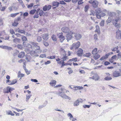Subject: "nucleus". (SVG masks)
<instances>
[{
    "label": "nucleus",
    "instance_id": "40",
    "mask_svg": "<svg viewBox=\"0 0 121 121\" xmlns=\"http://www.w3.org/2000/svg\"><path fill=\"white\" fill-rule=\"evenodd\" d=\"M104 79L107 81H109L111 80L112 78L111 77L107 76L104 78Z\"/></svg>",
    "mask_w": 121,
    "mask_h": 121
},
{
    "label": "nucleus",
    "instance_id": "56",
    "mask_svg": "<svg viewBox=\"0 0 121 121\" xmlns=\"http://www.w3.org/2000/svg\"><path fill=\"white\" fill-rule=\"evenodd\" d=\"M43 10L44 11H46L48 10L47 5H45L43 7Z\"/></svg>",
    "mask_w": 121,
    "mask_h": 121
},
{
    "label": "nucleus",
    "instance_id": "36",
    "mask_svg": "<svg viewBox=\"0 0 121 121\" xmlns=\"http://www.w3.org/2000/svg\"><path fill=\"white\" fill-rule=\"evenodd\" d=\"M97 48H95L92 51V54H96V52L97 51Z\"/></svg>",
    "mask_w": 121,
    "mask_h": 121
},
{
    "label": "nucleus",
    "instance_id": "31",
    "mask_svg": "<svg viewBox=\"0 0 121 121\" xmlns=\"http://www.w3.org/2000/svg\"><path fill=\"white\" fill-rule=\"evenodd\" d=\"M59 4V2L55 1L53 2L52 3L53 5V6H56V7L58 6Z\"/></svg>",
    "mask_w": 121,
    "mask_h": 121
},
{
    "label": "nucleus",
    "instance_id": "60",
    "mask_svg": "<svg viewBox=\"0 0 121 121\" xmlns=\"http://www.w3.org/2000/svg\"><path fill=\"white\" fill-rule=\"evenodd\" d=\"M18 24V23L16 22H14L12 24V25L13 26H17Z\"/></svg>",
    "mask_w": 121,
    "mask_h": 121
},
{
    "label": "nucleus",
    "instance_id": "44",
    "mask_svg": "<svg viewBox=\"0 0 121 121\" xmlns=\"http://www.w3.org/2000/svg\"><path fill=\"white\" fill-rule=\"evenodd\" d=\"M39 15L40 16H41L44 14V12L43 10H39Z\"/></svg>",
    "mask_w": 121,
    "mask_h": 121
},
{
    "label": "nucleus",
    "instance_id": "28",
    "mask_svg": "<svg viewBox=\"0 0 121 121\" xmlns=\"http://www.w3.org/2000/svg\"><path fill=\"white\" fill-rule=\"evenodd\" d=\"M16 32H18L21 33H25V31L23 30H21L18 29L16 30Z\"/></svg>",
    "mask_w": 121,
    "mask_h": 121
},
{
    "label": "nucleus",
    "instance_id": "49",
    "mask_svg": "<svg viewBox=\"0 0 121 121\" xmlns=\"http://www.w3.org/2000/svg\"><path fill=\"white\" fill-rule=\"evenodd\" d=\"M89 8V6L88 5H86L84 8V11L86 12Z\"/></svg>",
    "mask_w": 121,
    "mask_h": 121
},
{
    "label": "nucleus",
    "instance_id": "15",
    "mask_svg": "<svg viewBox=\"0 0 121 121\" xmlns=\"http://www.w3.org/2000/svg\"><path fill=\"white\" fill-rule=\"evenodd\" d=\"M116 57L117 56L116 55H114L112 56L111 58L109 60V62L111 63H112L114 61V60L116 59Z\"/></svg>",
    "mask_w": 121,
    "mask_h": 121
},
{
    "label": "nucleus",
    "instance_id": "9",
    "mask_svg": "<svg viewBox=\"0 0 121 121\" xmlns=\"http://www.w3.org/2000/svg\"><path fill=\"white\" fill-rule=\"evenodd\" d=\"M93 76L91 78L94 79L96 81H98L99 79V76L96 73H94L93 74ZM89 78H91V77H89Z\"/></svg>",
    "mask_w": 121,
    "mask_h": 121
},
{
    "label": "nucleus",
    "instance_id": "53",
    "mask_svg": "<svg viewBox=\"0 0 121 121\" xmlns=\"http://www.w3.org/2000/svg\"><path fill=\"white\" fill-rule=\"evenodd\" d=\"M22 39V40L23 41H26L27 40L26 38L24 36H23Z\"/></svg>",
    "mask_w": 121,
    "mask_h": 121
},
{
    "label": "nucleus",
    "instance_id": "27",
    "mask_svg": "<svg viewBox=\"0 0 121 121\" xmlns=\"http://www.w3.org/2000/svg\"><path fill=\"white\" fill-rule=\"evenodd\" d=\"M79 102L77 99L75 100L73 103V105L74 106H77L79 105Z\"/></svg>",
    "mask_w": 121,
    "mask_h": 121
},
{
    "label": "nucleus",
    "instance_id": "22",
    "mask_svg": "<svg viewBox=\"0 0 121 121\" xmlns=\"http://www.w3.org/2000/svg\"><path fill=\"white\" fill-rule=\"evenodd\" d=\"M6 89H7L8 91H5V92H7L8 93L9 92L11 93V91H12L14 90V89L12 87H9V86L7 87H6Z\"/></svg>",
    "mask_w": 121,
    "mask_h": 121
},
{
    "label": "nucleus",
    "instance_id": "26",
    "mask_svg": "<svg viewBox=\"0 0 121 121\" xmlns=\"http://www.w3.org/2000/svg\"><path fill=\"white\" fill-rule=\"evenodd\" d=\"M24 74L21 73L20 71L18 72V78H20L21 79V78L24 77Z\"/></svg>",
    "mask_w": 121,
    "mask_h": 121
},
{
    "label": "nucleus",
    "instance_id": "34",
    "mask_svg": "<svg viewBox=\"0 0 121 121\" xmlns=\"http://www.w3.org/2000/svg\"><path fill=\"white\" fill-rule=\"evenodd\" d=\"M52 38L53 40L54 41H56L57 40V39L56 37L54 35H53L52 36Z\"/></svg>",
    "mask_w": 121,
    "mask_h": 121
},
{
    "label": "nucleus",
    "instance_id": "47",
    "mask_svg": "<svg viewBox=\"0 0 121 121\" xmlns=\"http://www.w3.org/2000/svg\"><path fill=\"white\" fill-rule=\"evenodd\" d=\"M7 8L6 6H3L0 8V10L2 11H4Z\"/></svg>",
    "mask_w": 121,
    "mask_h": 121
},
{
    "label": "nucleus",
    "instance_id": "14",
    "mask_svg": "<svg viewBox=\"0 0 121 121\" xmlns=\"http://www.w3.org/2000/svg\"><path fill=\"white\" fill-rule=\"evenodd\" d=\"M119 19L120 17L119 16L118 17H117L116 18H115L114 20H112V23L115 26V25L116 24H117V22L119 21Z\"/></svg>",
    "mask_w": 121,
    "mask_h": 121
},
{
    "label": "nucleus",
    "instance_id": "33",
    "mask_svg": "<svg viewBox=\"0 0 121 121\" xmlns=\"http://www.w3.org/2000/svg\"><path fill=\"white\" fill-rule=\"evenodd\" d=\"M91 55V53L88 52L85 54H84L83 56H85L86 57H89Z\"/></svg>",
    "mask_w": 121,
    "mask_h": 121
},
{
    "label": "nucleus",
    "instance_id": "37",
    "mask_svg": "<svg viewBox=\"0 0 121 121\" xmlns=\"http://www.w3.org/2000/svg\"><path fill=\"white\" fill-rule=\"evenodd\" d=\"M60 51L61 52V54H63V56H64V54L65 53L66 54V52L62 48H61L60 49Z\"/></svg>",
    "mask_w": 121,
    "mask_h": 121
},
{
    "label": "nucleus",
    "instance_id": "32",
    "mask_svg": "<svg viewBox=\"0 0 121 121\" xmlns=\"http://www.w3.org/2000/svg\"><path fill=\"white\" fill-rule=\"evenodd\" d=\"M26 59L27 61V62H30L31 61V58L30 56H26Z\"/></svg>",
    "mask_w": 121,
    "mask_h": 121
},
{
    "label": "nucleus",
    "instance_id": "3",
    "mask_svg": "<svg viewBox=\"0 0 121 121\" xmlns=\"http://www.w3.org/2000/svg\"><path fill=\"white\" fill-rule=\"evenodd\" d=\"M80 45V43L79 41H78L76 43H75L71 45L70 48V49L72 50L73 48L76 49L79 47Z\"/></svg>",
    "mask_w": 121,
    "mask_h": 121
},
{
    "label": "nucleus",
    "instance_id": "61",
    "mask_svg": "<svg viewBox=\"0 0 121 121\" xmlns=\"http://www.w3.org/2000/svg\"><path fill=\"white\" fill-rule=\"evenodd\" d=\"M100 13L101 14V17H103L104 16H105V13H104L100 11Z\"/></svg>",
    "mask_w": 121,
    "mask_h": 121
},
{
    "label": "nucleus",
    "instance_id": "39",
    "mask_svg": "<svg viewBox=\"0 0 121 121\" xmlns=\"http://www.w3.org/2000/svg\"><path fill=\"white\" fill-rule=\"evenodd\" d=\"M19 14V13H15L11 14L10 15V16L12 17H14Z\"/></svg>",
    "mask_w": 121,
    "mask_h": 121
},
{
    "label": "nucleus",
    "instance_id": "24",
    "mask_svg": "<svg viewBox=\"0 0 121 121\" xmlns=\"http://www.w3.org/2000/svg\"><path fill=\"white\" fill-rule=\"evenodd\" d=\"M40 10V9H37V11L36 13V14L34 16V18H37L39 17V16L38 14V13L39 12V11Z\"/></svg>",
    "mask_w": 121,
    "mask_h": 121
},
{
    "label": "nucleus",
    "instance_id": "52",
    "mask_svg": "<svg viewBox=\"0 0 121 121\" xmlns=\"http://www.w3.org/2000/svg\"><path fill=\"white\" fill-rule=\"evenodd\" d=\"M33 5L34 4L33 3H31L27 5V7L28 8H30L33 7Z\"/></svg>",
    "mask_w": 121,
    "mask_h": 121
},
{
    "label": "nucleus",
    "instance_id": "46",
    "mask_svg": "<svg viewBox=\"0 0 121 121\" xmlns=\"http://www.w3.org/2000/svg\"><path fill=\"white\" fill-rule=\"evenodd\" d=\"M46 57V55L45 54H41L39 56V57L42 58H44Z\"/></svg>",
    "mask_w": 121,
    "mask_h": 121
},
{
    "label": "nucleus",
    "instance_id": "41",
    "mask_svg": "<svg viewBox=\"0 0 121 121\" xmlns=\"http://www.w3.org/2000/svg\"><path fill=\"white\" fill-rule=\"evenodd\" d=\"M36 10L35 9L32 10L30 12V14H34L36 11Z\"/></svg>",
    "mask_w": 121,
    "mask_h": 121
},
{
    "label": "nucleus",
    "instance_id": "55",
    "mask_svg": "<svg viewBox=\"0 0 121 121\" xmlns=\"http://www.w3.org/2000/svg\"><path fill=\"white\" fill-rule=\"evenodd\" d=\"M6 83L9 85H12L11 81H10L9 80H6Z\"/></svg>",
    "mask_w": 121,
    "mask_h": 121
},
{
    "label": "nucleus",
    "instance_id": "54",
    "mask_svg": "<svg viewBox=\"0 0 121 121\" xmlns=\"http://www.w3.org/2000/svg\"><path fill=\"white\" fill-rule=\"evenodd\" d=\"M37 39L38 42H40L42 40V39L41 37L39 36L38 37Z\"/></svg>",
    "mask_w": 121,
    "mask_h": 121
},
{
    "label": "nucleus",
    "instance_id": "5",
    "mask_svg": "<svg viewBox=\"0 0 121 121\" xmlns=\"http://www.w3.org/2000/svg\"><path fill=\"white\" fill-rule=\"evenodd\" d=\"M57 94L62 97L64 98L65 99H69V100H70L71 99V98L70 97L64 94L63 92L59 91L58 93Z\"/></svg>",
    "mask_w": 121,
    "mask_h": 121
},
{
    "label": "nucleus",
    "instance_id": "2",
    "mask_svg": "<svg viewBox=\"0 0 121 121\" xmlns=\"http://www.w3.org/2000/svg\"><path fill=\"white\" fill-rule=\"evenodd\" d=\"M64 56H63L61 59L62 60H60V59L58 58L56 59L58 63L60 64H62V66H64V61L67 58V56H66V55L65 53L64 54Z\"/></svg>",
    "mask_w": 121,
    "mask_h": 121
},
{
    "label": "nucleus",
    "instance_id": "58",
    "mask_svg": "<svg viewBox=\"0 0 121 121\" xmlns=\"http://www.w3.org/2000/svg\"><path fill=\"white\" fill-rule=\"evenodd\" d=\"M17 47L19 49H22L23 48L22 46L21 45H17Z\"/></svg>",
    "mask_w": 121,
    "mask_h": 121
},
{
    "label": "nucleus",
    "instance_id": "11",
    "mask_svg": "<svg viewBox=\"0 0 121 121\" xmlns=\"http://www.w3.org/2000/svg\"><path fill=\"white\" fill-rule=\"evenodd\" d=\"M83 53V50L81 48H79L77 52V55L78 56H81Z\"/></svg>",
    "mask_w": 121,
    "mask_h": 121
},
{
    "label": "nucleus",
    "instance_id": "29",
    "mask_svg": "<svg viewBox=\"0 0 121 121\" xmlns=\"http://www.w3.org/2000/svg\"><path fill=\"white\" fill-rule=\"evenodd\" d=\"M100 11H98L96 14V16L98 18H100L101 17V14L100 13Z\"/></svg>",
    "mask_w": 121,
    "mask_h": 121
},
{
    "label": "nucleus",
    "instance_id": "45",
    "mask_svg": "<svg viewBox=\"0 0 121 121\" xmlns=\"http://www.w3.org/2000/svg\"><path fill=\"white\" fill-rule=\"evenodd\" d=\"M104 21L102 20L100 23V25L101 26H104Z\"/></svg>",
    "mask_w": 121,
    "mask_h": 121
},
{
    "label": "nucleus",
    "instance_id": "35",
    "mask_svg": "<svg viewBox=\"0 0 121 121\" xmlns=\"http://www.w3.org/2000/svg\"><path fill=\"white\" fill-rule=\"evenodd\" d=\"M100 56L99 54H96L93 56V58L95 60H96L100 57Z\"/></svg>",
    "mask_w": 121,
    "mask_h": 121
},
{
    "label": "nucleus",
    "instance_id": "59",
    "mask_svg": "<svg viewBox=\"0 0 121 121\" xmlns=\"http://www.w3.org/2000/svg\"><path fill=\"white\" fill-rule=\"evenodd\" d=\"M77 100H78V101L79 102V103H82L83 101V100L81 98H79Z\"/></svg>",
    "mask_w": 121,
    "mask_h": 121
},
{
    "label": "nucleus",
    "instance_id": "51",
    "mask_svg": "<svg viewBox=\"0 0 121 121\" xmlns=\"http://www.w3.org/2000/svg\"><path fill=\"white\" fill-rule=\"evenodd\" d=\"M43 43L44 45L46 47H47L49 45V44L48 43L45 41H43Z\"/></svg>",
    "mask_w": 121,
    "mask_h": 121
},
{
    "label": "nucleus",
    "instance_id": "8",
    "mask_svg": "<svg viewBox=\"0 0 121 121\" xmlns=\"http://www.w3.org/2000/svg\"><path fill=\"white\" fill-rule=\"evenodd\" d=\"M62 31L64 33H66L69 32V30L67 27H64L61 29Z\"/></svg>",
    "mask_w": 121,
    "mask_h": 121
},
{
    "label": "nucleus",
    "instance_id": "6",
    "mask_svg": "<svg viewBox=\"0 0 121 121\" xmlns=\"http://www.w3.org/2000/svg\"><path fill=\"white\" fill-rule=\"evenodd\" d=\"M112 76L114 78H117L121 76V73L119 71H115L112 73Z\"/></svg>",
    "mask_w": 121,
    "mask_h": 121
},
{
    "label": "nucleus",
    "instance_id": "48",
    "mask_svg": "<svg viewBox=\"0 0 121 121\" xmlns=\"http://www.w3.org/2000/svg\"><path fill=\"white\" fill-rule=\"evenodd\" d=\"M67 116L68 117H69V119H70L71 118H72L73 117V116L72 115V114L70 113H69L67 114Z\"/></svg>",
    "mask_w": 121,
    "mask_h": 121
},
{
    "label": "nucleus",
    "instance_id": "63",
    "mask_svg": "<svg viewBox=\"0 0 121 121\" xmlns=\"http://www.w3.org/2000/svg\"><path fill=\"white\" fill-rule=\"evenodd\" d=\"M115 26L117 28H120L121 26L120 24L118 23H117V24H116Z\"/></svg>",
    "mask_w": 121,
    "mask_h": 121
},
{
    "label": "nucleus",
    "instance_id": "43",
    "mask_svg": "<svg viewBox=\"0 0 121 121\" xmlns=\"http://www.w3.org/2000/svg\"><path fill=\"white\" fill-rule=\"evenodd\" d=\"M112 21V18L110 17H109L108 19L106 20V22L108 24V23L111 22Z\"/></svg>",
    "mask_w": 121,
    "mask_h": 121
},
{
    "label": "nucleus",
    "instance_id": "64",
    "mask_svg": "<svg viewBox=\"0 0 121 121\" xmlns=\"http://www.w3.org/2000/svg\"><path fill=\"white\" fill-rule=\"evenodd\" d=\"M10 33L12 34H15V33L13 29H11L10 30Z\"/></svg>",
    "mask_w": 121,
    "mask_h": 121
},
{
    "label": "nucleus",
    "instance_id": "21",
    "mask_svg": "<svg viewBox=\"0 0 121 121\" xmlns=\"http://www.w3.org/2000/svg\"><path fill=\"white\" fill-rule=\"evenodd\" d=\"M92 5L95 8H96L98 4V3L96 0H94L93 3Z\"/></svg>",
    "mask_w": 121,
    "mask_h": 121
},
{
    "label": "nucleus",
    "instance_id": "25",
    "mask_svg": "<svg viewBox=\"0 0 121 121\" xmlns=\"http://www.w3.org/2000/svg\"><path fill=\"white\" fill-rule=\"evenodd\" d=\"M56 81L55 80H52L51 81L49 84L50 85L52 86H54L56 84Z\"/></svg>",
    "mask_w": 121,
    "mask_h": 121
},
{
    "label": "nucleus",
    "instance_id": "62",
    "mask_svg": "<svg viewBox=\"0 0 121 121\" xmlns=\"http://www.w3.org/2000/svg\"><path fill=\"white\" fill-rule=\"evenodd\" d=\"M83 3V1L82 0H80L78 1V4H82Z\"/></svg>",
    "mask_w": 121,
    "mask_h": 121
},
{
    "label": "nucleus",
    "instance_id": "42",
    "mask_svg": "<svg viewBox=\"0 0 121 121\" xmlns=\"http://www.w3.org/2000/svg\"><path fill=\"white\" fill-rule=\"evenodd\" d=\"M17 80L16 79H14L11 81V84L13 85L17 82Z\"/></svg>",
    "mask_w": 121,
    "mask_h": 121
},
{
    "label": "nucleus",
    "instance_id": "1",
    "mask_svg": "<svg viewBox=\"0 0 121 121\" xmlns=\"http://www.w3.org/2000/svg\"><path fill=\"white\" fill-rule=\"evenodd\" d=\"M31 43L34 47V48L32 47L31 45L26 42L23 43V44L25 46L29 48V49H25V52L27 54L30 53L31 55L33 56L35 54L41 53L42 51L40 49V46L38 45V44L37 43L32 42Z\"/></svg>",
    "mask_w": 121,
    "mask_h": 121
},
{
    "label": "nucleus",
    "instance_id": "19",
    "mask_svg": "<svg viewBox=\"0 0 121 121\" xmlns=\"http://www.w3.org/2000/svg\"><path fill=\"white\" fill-rule=\"evenodd\" d=\"M75 90L77 91L78 90H81L83 89V87L82 86H75L73 87Z\"/></svg>",
    "mask_w": 121,
    "mask_h": 121
},
{
    "label": "nucleus",
    "instance_id": "20",
    "mask_svg": "<svg viewBox=\"0 0 121 121\" xmlns=\"http://www.w3.org/2000/svg\"><path fill=\"white\" fill-rule=\"evenodd\" d=\"M96 30H95V32H97L98 34H100V30L99 26L98 25H96L95 26Z\"/></svg>",
    "mask_w": 121,
    "mask_h": 121
},
{
    "label": "nucleus",
    "instance_id": "18",
    "mask_svg": "<svg viewBox=\"0 0 121 121\" xmlns=\"http://www.w3.org/2000/svg\"><path fill=\"white\" fill-rule=\"evenodd\" d=\"M6 114L7 115H10L11 116H14L15 115L10 110L6 111Z\"/></svg>",
    "mask_w": 121,
    "mask_h": 121
},
{
    "label": "nucleus",
    "instance_id": "57",
    "mask_svg": "<svg viewBox=\"0 0 121 121\" xmlns=\"http://www.w3.org/2000/svg\"><path fill=\"white\" fill-rule=\"evenodd\" d=\"M91 106V105H85L83 106V107L84 108H89Z\"/></svg>",
    "mask_w": 121,
    "mask_h": 121
},
{
    "label": "nucleus",
    "instance_id": "7",
    "mask_svg": "<svg viewBox=\"0 0 121 121\" xmlns=\"http://www.w3.org/2000/svg\"><path fill=\"white\" fill-rule=\"evenodd\" d=\"M71 33H72L73 35H74L77 40H78L82 38V36L81 35L79 34H75L73 32H71Z\"/></svg>",
    "mask_w": 121,
    "mask_h": 121
},
{
    "label": "nucleus",
    "instance_id": "30",
    "mask_svg": "<svg viewBox=\"0 0 121 121\" xmlns=\"http://www.w3.org/2000/svg\"><path fill=\"white\" fill-rule=\"evenodd\" d=\"M20 39L16 38L13 40V41L14 43H18L20 41Z\"/></svg>",
    "mask_w": 121,
    "mask_h": 121
},
{
    "label": "nucleus",
    "instance_id": "10",
    "mask_svg": "<svg viewBox=\"0 0 121 121\" xmlns=\"http://www.w3.org/2000/svg\"><path fill=\"white\" fill-rule=\"evenodd\" d=\"M116 38L118 39H121V32L120 30H118L116 32Z\"/></svg>",
    "mask_w": 121,
    "mask_h": 121
},
{
    "label": "nucleus",
    "instance_id": "17",
    "mask_svg": "<svg viewBox=\"0 0 121 121\" xmlns=\"http://www.w3.org/2000/svg\"><path fill=\"white\" fill-rule=\"evenodd\" d=\"M25 55V53L23 52H20L18 55V57L20 58H23Z\"/></svg>",
    "mask_w": 121,
    "mask_h": 121
},
{
    "label": "nucleus",
    "instance_id": "16",
    "mask_svg": "<svg viewBox=\"0 0 121 121\" xmlns=\"http://www.w3.org/2000/svg\"><path fill=\"white\" fill-rule=\"evenodd\" d=\"M48 34H45L42 35L43 39L45 40H47L48 38Z\"/></svg>",
    "mask_w": 121,
    "mask_h": 121
},
{
    "label": "nucleus",
    "instance_id": "23",
    "mask_svg": "<svg viewBox=\"0 0 121 121\" xmlns=\"http://www.w3.org/2000/svg\"><path fill=\"white\" fill-rule=\"evenodd\" d=\"M110 54L108 53L105 55L104 56H103L100 59V60H103L104 59H107L108 56Z\"/></svg>",
    "mask_w": 121,
    "mask_h": 121
},
{
    "label": "nucleus",
    "instance_id": "13",
    "mask_svg": "<svg viewBox=\"0 0 121 121\" xmlns=\"http://www.w3.org/2000/svg\"><path fill=\"white\" fill-rule=\"evenodd\" d=\"M58 37L61 42H62L65 39V38L64 36L62 35L59 34L58 35Z\"/></svg>",
    "mask_w": 121,
    "mask_h": 121
},
{
    "label": "nucleus",
    "instance_id": "4",
    "mask_svg": "<svg viewBox=\"0 0 121 121\" xmlns=\"http://www.w3.org/2000/svg\"><path fill=\"white\" fill-rule=\"evenodd\" d=\"M26 92H27L28 93L26 95V102H27L28 101L29 99H30L31 96V91L29 90H25L24 91V93H25Z\"/></svg>",
    "mask_w": 121,
    "mask_h": 121
},
{
    "label": "nucleus",
    "instance_id": "38",
    "mask_svg": "<svg viewBox=\"0 0 121 121\" xmlns=\"http://www.w3.org/2000/svg\"><path fill=\"white\" fill-rule=\"evenodd\" d=\"M77 58H72V59H70L69 60V61H74V62H76L77 61Z\"/></svg>",
    "mask_w": 121,
    "mask_h": 121
},
{
    "label": "nucleus",
    "instance_id": "12",
    "mask_svg": "<svg viewBox=\"0 0 121 121\" xmlns=\"http://www.w3.org/2000/svg\"><path fill=\"white\" fill-rule=\"evenodd\" d=\"M71 32H72L70 31V33L67 34L66 35V37L67 38V40H69L71 39L72 38L73 36V35L72 33H71Z\"/></svg>",
    "mask_w": 121,
    "mask_h": 121
},
{
    "label": "nucleus",
    "instance_id": "50",
    "mask_svg": "<svg viewBox=\"0 0 121 121\" xmlns=\"http://www.w3.org/2000/svg\"><path fill=\"white\" fill-rule=\"evenodd\" d=\"M4 49H7L8 50H10L12 48L10 47H9L7 46H4Z\"/></svg>",
    "mask_w": 121,
    "mask_h": 121
}]
</instances>
